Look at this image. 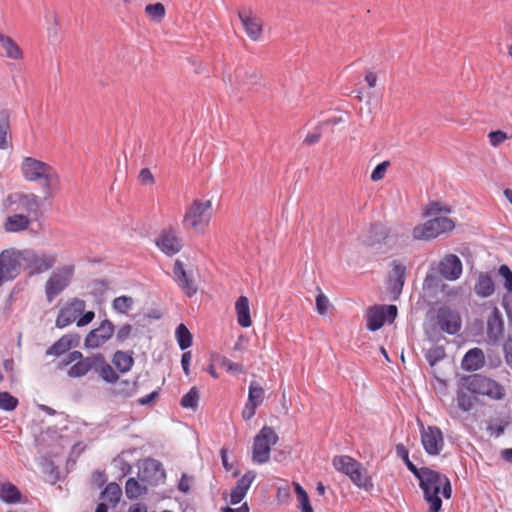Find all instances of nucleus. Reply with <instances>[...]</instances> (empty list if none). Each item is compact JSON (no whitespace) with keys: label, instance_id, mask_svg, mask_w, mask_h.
Masks as SVG:
<instances>
[{"label":"nucleus","instance_id":"1","mask_svg":"<svg viewBox=\"0 0 512 512\" xmlns=\"http://www.w3.org/2000/svg\"><path fill=\"white\" fill-rule=\"evenodd\" d=\"M415 477L419 481L425 501L430 505L429 512H440L442 508L440 492L442 491L445 499H450L452 496V486L449 478L445 474L428 467L420 468L418 476Z\"/></svg>","mask_w":512,"mask_h":512},{"label":"nucleus","instance_id":"2","mask_svg":"<svg viewBox=\"0 0 512 512\" xmlns=\"http://www.w3.org/2000/svg\"><path fill=\"white\" fill-rule=\"evenodd\" d=\"M21 172L24 179L29 182L43 181L45 199L52 196V190L60 183V176L51 165L33 157L23 159Z\"/></svg>","mask_w":512,"mask_h":512},{"label":"nucleus","instance_id":"3","mask_svg":"<svg viewBox=\"0 0 512 512\" xmlns=\"http://www.w3.org/2000/svg\"><path fill=\"white\" fill-rule=\"evenodd\" d=\"M461 383L472 394L487 396L494 400H501L505 396V389L500 383L482 374L462 376Z\"/></svg>","mask_w":512,"mask_h":512},{"label":"nucleus","instance_id":"4","mask_svg":"<svg viewBox=\"0 0 512 512\" xmlns=\"http://www.w3.org/2000/svg\"><path fill=\"white\" fill-rule=\"evenodd\" d=\"M398 241V235L392 229L380 221L371 223L363 240V245L386 253L391 250Z\"/></svg>","mask_w":512,"mask_h":512},{"label":"nucleus","instance_id":"5","mask_svg":"<svg viewBox=\"0 0 512 512\" xmlns=\"http://www.w3.org/2000/svg\"><path fill=\"white\" fill-rule=\"evenodd\" d=\"M211 207L210 200H194L186 209L183 218L184 227L191 228L197 233H203L211 220V214L209 213Z\"/></svg>","mask_w":512,"mask_h":512},{"label":"nucleus","instance_id":"6","mask_svg":"<svg viewBox=\"0 0 512 512\" xmlns=\"http://www.w3.org/2000/svg\"><path fill=\"white\" fill-rule=\"evenodd\" d=\"M24 270L23 250L5 249L0 253V286L17 278Z\"/></svg>","mask_w":512,"mask_h":512},{"label":"nucleus","instance_id":"7","mask_svg":"<svg viewBox=\"0 0 512 512\" xmlns=\"http://www.w3.org/2000/svg\"><path fill=\"white\" fill-rule=\"evenodd\" d=\"M278 439L279 437L272 427L264 426L253 440V462L257 464L267 463L270 459L271 446H274Z\"/></svg>","mask_w":512,"mask_h":512},{"label":"nucleus","instance_id":"8","mask_svg":"<svg viewBox=\"0 0 512 512\" xmlns=\"http://www.w3.org/2000/svg\"><path fill=\"white\" fill-rule=\"evenodd\" d=\"M454 222L445 216L435 217L426 221L424 224L413 228L412 236L416 240H430L438 237L442 233L453 230Z\"/></svg>","mask_w":512,"mask_h":512},{"label":"nucleus","instance_id":"9","mask_svg":"<svg viewBox=\"0 0 512 512\" xmlns=\"http://www.w3.org/2000/svg\"><path fill=\"white\" fill-rule=\"evenodd\" d=\"M73 275V265H66L50 275L45 285L46 298L49 302L53 301L69 286Z\"/></svg>","mask_w":512,"mask_h":512},{"label":"nucleus","instance_id":"10","mask_svg":"<svg viewBox=\"0 0 512 512\" xmlns=\"http://www.w3.org/2000/svg\"><path fill=\"white\" fill-rule=\"evenodd\" d=\"M395 305H374L367 310L366 327L369 331L379 330L385 322H393L397 317Z\"/></svg>","mask_w":512,"mask_h":512},{"label":"nucleus","instance_id":"11","mask_svg":"<svg viewBox=\"0 0 512 512\" xmlns=\"http://www.w3.org/2000/svg\"><path fill=\"white\" fill-rule=\"evenodd\" d=\"M24 270L29 275L41 274L51 269L56 263L55 255H39L35 250L24 249Z\"/></svg>","mask_w":512,"mask_h":512},{"label":"nucleus","instance_id":"12","mask_svg":"<svg viewBox=\"0 0 512 512\" xmlns=\"http://www.w3.org/2000/svg\"><path fill=\"white\" fill-rule=\"evenodd\" d=\"M86 303L79 298H72L58 312L55 325L57 328H65L78 320L85 311Z\"/></svg>","mask_w":512,"mask_h":512},{"label":"nucleus","instance_id":"13","mask_svg":"<svg viewBox=\"0 0 512 512\" xmlns=\"http://www.w3.org/2000/svg\"><path fill=\"white\" fill-rule=\"evenodd\" d=\"M115 326L109 319L103 320L100 325L91 330L85 337L86 348L95 349L105 344L114 334Z\"/></svg>","mask_w":512,"mask_h":512},{"label":"nucleus","instance_id":"14","mask_svg":"<svg viewBox=\"0 0 512 512\" xmlns=\"http://www.w3.org/2000/svg\"><path fill=\"white\" fill-rule=\"evenodd\" d=\"M421 443L427 454L439 455L444 446L443 434L440 428L428 426L421 431Z\"/></svg>","mask_w":512,"mask_h":512},{"label":"nucleus","instance_id":"15","mask_svg":"<svg viewBox=\"0 0 512 512\" xmlns=\"http://www.w3.org/2000/svg\"><path fill=\"white\" fill-rule=\"evenodd\" d=\"M155 245L167 256H173L182 249V243L172 228L163 229L155 240Z\"/></svg>","mask_w":512,"mask_h":512},{"label":"nucleus","instance_id":"16","mask_svg":"<svg viewBox=\"0 0 512 512\" xmlns=\"http://www.w3.org/2000/svg\"><path fill=\"white\" fill-rule=\"evenodd\" d=\"M437 324L443 332L455 335L461 329V318L457 312L450 308L442 307L437 313Z\"/></svg>","mask_w":512,"mask_h":512},{"label":"nucleus","instance_id":"17","mask_svg":"<svg viewBox=\"0 0 512 512\" xmlns=\"http://www.w3.org/2000/svg\"><path fill=\"white\" fill-rule=\"evenodd\" d=\"M238 17L247 36L252 41H259L263 33V23L260 18L254 16L250 10L242 9L238 12Z\"/></svg>","mask_w":512,"mask_h":512},{"label":"nucleus","instance_id":"18","mask_svg":"<svg viewBox=\"0 0 512 512\" xmlns=\"http://www.w3.org/2000/svg\"><path fill=\"white\" fill-rule=\"evenodd\" d=\"M462 270V262L457 255L448 254L439 262L438 271L446 280H457L461 276Z\"/></svg>","mask_w":512,"mask_h":512},{"label":"nucleus","instance_id":"19","mask_svg":"<svg viewBox=\"0 0 512 512\" xmlns=\"http://www.w3.org/2000/svg\"><path fill=\"white\" fill-rule=\"evenodd\" d=\"M486 333L488 339L496 344L504 335V320L500 310L495 306L487 318Z\"/></svg>","mask_w":512,"mask_h":512},{"label":"nucleus","instance_id":"20","mask_svg":"<svg viewBox=\"0 0 512 512\" xmlns=\"http://www.w3.org/2000/svg\"><path fill=\"white\" fill-rule=\"evenodd\" d=\"M173 274L175 276V280L181 290L185 293L186 296L192 297L197 292V286L195 285L193 279L190 275L185 271L184 264L180 260H176L173 267Z\"/></svg>","mask_w":512,"mask_h":512},{"label":"nucleus","instance_id":"21","mask_svg":"<svg viewBox=\"0 0 512 512\" xmlns=\"http://www.w3.org/2000/svg\"><path fill=\"white\" fill-rule=\"evenodd\" d=\"M256 478V473L252 470L247 471L232 488L230 493V503L236 505L246 496L251 484Z\"/></svg>","mask_w":512,"mask_h":512},{"label":"nucleus","instance_id":"22","mask_svg":"<svg viewBox=\"0 0 512 512\" xmlns=\"http://www.w3.org/2000/svg\"><path fill=\"white\" fill-rule=\"evenodd\" d=\"M236 78L239 86L247 91L257 92L262 87L261 76L255 69H238Z\"/></svg>","mask_w":512,"mask_h":512},{"label":"nucleus","instance_id":"23","mask_svg":"<svg viewBox=\"0 0 512 512\" xmlns=\"http://www.w3.org/2000/svg\"><path fill=\"white\" fill-rule=\"evenodd\" d=\"M142 480L149 483H157L166 477L162 463L156 459L148 458L143 463Z\"/></svg>","mask_w":512,"mask_h":512},{"label":"nucleus","instance_id":"24","mask_svg":"<svg viewBox=\"0 0 512 512\" xmlns=\"http://www.w3.org/2000/svg\"><path fill=\"white\" fill-rule=\"evenodd\" d=\"M485 365V356L480 348H472L468 350L462 361L461 367L463 370L473 372L481 369Z\"/></svg>","mask_w":512,"mask_h":512},{"label":"nucleus","instance_id":"25","mask_svg":"<svg viewBox=\"0 0 512 512\" xmlns=\"http://www.w3.org/2000/svg\"><path fill=\"white\" fill-rule=\"evenodd\" d=\"M78 344V336L67 334L53 343L47 350L46 355L61 356Z\"/></svg>","mask_w":512,"mask_h":512},{"label":"nucleus","instance_id":"26","mask_svg":"<svg viewBox=\"0 0 512 512\" xmlns=\"http://www.w3.org/2000/svg\"><path fill=\"white\" fill-rule=\"evenodd\" d=\"M406 276V267L397 262H393L392 274L389 279V289L393 294L399 295L402 292Z\"/></svg>","mask_w":512,"mask_h":512},{"label":"nucleus","instance_id":"27","mask_svg":"<svg viewBox=\"0 0 512 512\" xmlns=\"http://www.w3.org/2000/svg\"><path fill=\"white\" fill-rule=\"evenodd\" d=\"M100 377L107 383H115L119 376L115 370L107 363L101 353L95 354V367L94 370Z\"/></svg>","mask_w":512,"mask_h":512},{"label":"nucleus","instance_id":"28","mask_svg":"<svg viewBox=\"0 0 512 512\" xmlns=\"http://www.w3.org/2000/svg\"><path fill=\"white\" fill-rule=\"evenodd\" d=\"M349 478L355 486L367 492L371 491L374 487L372 478L368 474L367 469L363 467L361 463L360 467L352 471V474L349 476Z\"/></svg>","mask_w":512,"mask_h":512},{"label":"nucleus","instance_id":"29","mask_svg":"<svg viewBox=\"0 0 512 512\" xmlns=\"http://www.w3.org/2000/svg\"><path fill=\"white\" fill-rule=\"evenodd\" d=\"M474 291L481 298L490 297L495 291V284L488 273H480L474 286Z\"/></svg>","mask_w":512,"mask_h":512},{"label":"nucleus","instance_id":"30","mask_svg":"<svg viewBox=\"0 0 512 512\" xmlns=\"http://www.w3.org/2000/svg\"><path fill=\"white\" fill-rule=\"evenodd\" d=\"M238 324L243 328H248L252 324L250 317L249 300L246 296H240L235 303Z\"/></svg>","mask_w":512,"mask_h":512},{"label":"nucleus","instance_id":"31","mask_svg":"<svg viewBox=\"0 0 512 512\" xmlns=\"http://www.w3.org/2000/svg\"><path fill=\"white\" fill-rule=\"evenodd\" d=\"M95 355L86 357L85 360H80L74 363L67 371L70 378H80L85 376L89 371L94 370Z\"/></svg>","mask_w":512,"mask_h":512},{"label":"nucleus","instance_id":"32","mask_svg":"<svg viewBox=\"0 0 512 512\" xmlns=\"http://www.w3.org/2000/svg\"><path fill=\"white\" fill-rule=\"evenodd\" d=\"M332 463L337 471L348 477L352 474V471L360 467V462L348 455L335 456Z\"/></svg>","mask_w":512,"mask_h":512},{"label":"nucleus","instance_id":"33","mask_svg":"<svg viewBox=\"0 0 512 512\" xmlns=\"http://www.w3.org/2000/svg\"><path fill=\"white\" fill-rule=\"evenodd\" d=\"M29 224L30 220L26 215L14 214L7 217L4 223V230L10 233L20 232L26 230Z\"/></svg>","mask_w":512,"mask_h":512},{"label":"nucleus","instance_id":"34","mask_svg":"<svg viewBox=\"0 0 512 512\" xmlns=\"http://www.w3.org/2000/svg\"><path fill=\"white\" fill-rule=\"evenodd\" d=\"M112 363L115 365L119 372L127 373L132 369L134 365L133 351H116L112 357Z\"/></svg>","mask_w":512,"mask_h":512},{"label":"nucleus","instance_id":"35","mask_svg":"<svg viewBox=\"0 0 512 512\" xmlns=\"http://www.w3.org/2000/svg\"><path fill=\"white\" fill-rule=\"evenodd\" d=\"M22 494L12 483L0 484V499L7 504H15L21 501Z\"/></svg>","mask_w":512,"mask_h":512},{"label":"nucleus","instance_id":"36","mask_svg":"<svg viewBox=\"0 0 512 512\" xmlns=\"http://www.w3.org/2000/svg\"><path fill=\"white\" fill-rule=\"evenodd\" d=\"M469 391L466 389V387L463 386L461 383V380L459 381V386L457 389V405L460 410L463 412H469L476 401V398L471 394L468 393Z\"/></svg>","mask_w":512,"mask_h":512},{"label":"nucleus","instance_id":"37","mask_svg":"<svg viewBox=\"0 0 512 512\" xmlns=\"http://www.w3.org/2000/svg\"><path fill=\"white\" fill-rule=\"evenodd\" d=\"M17 200L27 212L36 213L40 208L39 198L34 193H19L17 194Z\"/></svg>","mask_w":512,"mask_h":512},{"label":"nucleus","instance_id":"38","mask_svg":"<svg viewBox=\"0 0 512 512\" xmlns=\"http://www.w3.org/2000/svg\"><path fill=\"white\" fill-rule=\"evenodd\" d=\"M10 130V114L8 110L0 111V149L8 148V132Z\"/></svg>","mask_w":512,"mask_h":512},{"label":"nucleus","instance_id":"39","mask_svg":"<svg viewBox=\"0 0 512 512\" xmlns=\"http://www.w3.org/2000/svg\"><path fill=\"white\" fill-rule=\"evenodd\" d=\"M122 496L121 487L115 483H109L101 492V499L107 500L110 504L116 505Z\"/></svg>","mask_w":512,"mask_h":512},{"label":"nucleus","instance_id":"40","mask_svg":"<svg viewBox=\"0 0 512 512\" xmlns=\"http://www.w3.org/2000/svg\"><path fill=\"white\" fill-rule=\"evenodd\" d=\"M175 336L181 350H186L192 345V334L184 324L181 323L177 326Z\"/></svg>","mask_w":512,"mask_h":512},{"label":"nucleus","instance_id":"41","mask_svg":"<svg viewBox=\"0 0 512 512\" xmlns=\"http://www.w3.org/2000/svg\"><path fill=\"white\" fill-rule=\"evenodd\" d=\"M199 390L197 387H192L180 400L181 407L196 411L199 403Z\"/></svg>","mask_w":512,"mask_h":512},{"label":"nucleus","instance_id":"42","mask_svg":"<svg viewBox=\"0 0 512 512\" xmlns=\"http://www.w3.org/2000/svg\"><path fill=\"white\" fill-rule=\"evenodd\" d=\"M265 398V390L256 382H251L248 390L247 401L256 406H260Z\"/></svg>","mask_w":512,"mask_h":512},{"label":"nucleus","instance_id":"43","mask_svg":"<svg viewBox=\"0 0 512 512\" xmlns=\"http://www.w3.org/2000/svg\"><path fill=\"white\" fill-rule=\"evenodd\" d=\"M424 356L428 364L433 367L446 357V353L443 346L435 345L427 349Z\"/></svg>","mask_w":512,"mask_h":512},{"label":"nucleus","instance_id":"44","mask_svg":"<svg viewBox=\"0 0 512 512\" xmlns=\"http://www.w3.org/2000/svg\"><path fill=\"white\" fill-rule=\"evenodd\" d=\"M146 487L141 485L135 478L126 481L125 493L129 499H136L146 492Z\"/></svg>","mask_w":512,"mask_h":512},{"label":"nucleus","instance_id":"45","mask_svg":"<svg viewBox=\"0 0 512 512\" xmlns=\"http://www.w3.org/2000/svg\"><path fill=\"white\" fill-rule=\"evenodd\" d=\"M441 277L442 276L439 271L434 269L429 270L424 278L423 289L427 291H436L441 285Z\"/></svg>","mask_w":512,"mask_h":512},{"label":"nucleus","instance_id":"46","mask_svg":"<svg viewBox=\"0 0 512 512\" xmlns=\"http://www.w3.org/2000/svg\"><path fill=\"white\" fill-rule=\"evenodd\" d=\"M133 303L132 297L122 295L113 300L112 307L117 313L126 314L132 309Z\"/></svg>","mask_w":512,"mask_h":512},{"label":"nucleus","instance_id":"47","mask_svg":"<svg viewBox=\"0 0 512 512\" xmlns=\"http://www.w3.org/2000/svg\"><path fill=\"white\" fill-rule=\"evenodd\" d=\"M396 454L399 458H401L407 469L414 475V476H418V473H419V469L415 464H413V462L410 461L409 459V451L408 449L403 445V444H397L396 445Z\"/></svg>","mask_w":512,"mask_h":512},{"label":"nucleus","instance_id":"48","mask_svg":"<svg viewBox=\"0 0 512 512\" xmlns=\"http://www.w3.org/2000/svg\"><path fill=\"white\" fill-rule=\"evenodd\" d=\"M145 13L153 20L160 22L165 17V7L162 3L157 2L154 4H148L145 7Z\"/></svg>","mask_w":512,"mask_h":512},{"label":"nucleus","instance_id":"49","mask_svg":"<svg viewBox=\"0 0 512 512\" xmlns=\"http://www.w3.org/2000/svg\"><path fill=\"white\" fill-rule=\"evenodd\" d=\"M1 45L8 58L18 60L22 57L21 49L11 37H8Z\"/></svg>","mask_w":512,"mask_h":512},{"label":"nucleus","instance_id":"50","mask_svg":"<svg viewBox=\"0 0 512 512\" xmlns=\"http://www.w3.org/2000/svg\"><path fill=\"white\" fill-rule=\"evenodd\" d=\"M19 401L9 392L0 391V409L4 411H13L17 408Z\"/></svg>","mask_w":512,"mask_h":512},{"label":"nucleus","instance_id":"51","mask_svg":"<svg viewBox=\"0 0 512 512\" xmlns=\"http://www.w3.org/2000/svg\"><path fill=\"white\" fill-rule=\"evenodd\" d=\"M498 274L504 280V287L508 292H512V270L506 264H502L498 269Z\"/></svg>","mask_w":512,"mask_h":512},{"label":"nucleus","instance_id":"52","mask_svg":"<svg viewBox=\"0 0 512 512\" xmlns=\"http://www.w3.org/2000/svg\"><path fill=\"white\" fill-rule=\"evenodd\" d=\"M508 138L509 137H508L507 133L502 130L491 131L488 134L489 142L493 147H498Z\"/></svg>","mask_w":512,"mask_h":512},{"label":"nucleus","instance_id":"53","mask_svg":"<svg viewBox=\"0 0 512 512\" xmlns=\"http://www.w3.org/2000/svg\"><path fill=\"white\" fill-rule=\"evenodd\" d=\"M389 166L388 161H383L379 163L371 173V180L374 182L380 181L384 178L387 167Z\"/></svg>","mask_w":512,"mask_h":512},{"label":"nucleus","instance_id":"54","mask_svg":"<svg viewBox=\"0 0 512 512\" xmlns=\"http://www.w3.org/2000/svg\"><path fill=\"white\" fill-rule=\"evenodd\" d=\"M329 306L328 298L320 291L316 296V310L320 315H324L327 312Z\"/></svg>","mask_w":512,"mask_h":512},{"label":"nucleus","instance_id":"55","mask_svg":"<svg viewBox=\"0 0 512 512\" xmlns=\"http://www.w3.org/2000/svg\"><path fill=\"white\" fill-rule=\"evenodd\" d=\"M133 330L132 325L130 324H124L121 327H119L117 333H116V340L118 342H124L129 338Z\"/></svg>","mask_w":512,"mask_h":512},{"label":"nucleus","instance_id":"56","mask_svg":"<svg viewBox=\"0 0 512 512\" xmlns=\"http://www.w3.org/2000/svg\"><path fill=\"white\" fill-rule=\"evenodd\" d=\"M441 212L449 213L450 208L442 207L439 202H431L426 210V214L429 216H432V215H435V214H438Z\"/></svg>","mask_w":512,"mask_h":512},{"label":"nucleus","instance_id":"57","mask_svg":"<svg viewBox=\"0 0 512 512\" xmlns=\"http://www.w3.org/2000/svg\"><path fill=\"white\" fill-rule=\"evenodd\" d=\"M258 406L251 404L250 402H246L243 410H242V418L247 421L252 419L256 414V409Z\"/></svg>","mask_w":512,"mask_h":512},{"label":"nucleus","instance_id":"58","mask_svg":"<svg viewBox=\"0 0 512 512\" xmlns=\"http://www.w3.org/2000/svg\"><path fill=\"white\" fill-rule=\"evenodd\" d=\"M139 180L144 185L153 184L154 176L148 168H143L139 172Z\"/></svg>","mask_w":512,"mask_h":512},{"label":"nucleus","instance_id":"59","mask_svg":"<svg viewBox=\"0 0 512 512\" xmlns=\"http://www.w3.org/2000/svg\"><path fill=\"white\" fill-rule=\"evenodd\" d=\"M80 316L81 317H78L76 324L78 327H83L92 322L95 317V313L93 311H87L83 312Z\"/></svg>","mask_w":512,"mask_h":512},{"label":"nucleus","instance_id":"60","mask_svg":"<svg viewBox=\"0 0 512 512\" xmlns=\"http://www.w3.org/2000/svg\"><path fill=\"white\" fill-rule=\"evenodd\" d=\"M190 362H191V352L190 351L184 352L181 356V366H182L183 372L186 375L190 374V368H189Z\"/></svg>","mask_w":512,"mask_h":512},{"label":"nucleus","instance_id":"61","mask_svg":"<svg viewBox=\"0 0 512 512\" xmlns=\"http://www.w3.org/2000/svg\"><path fill=\"white\" fill-rule=\"evenodd\" d=\"M178 489L183 493H188L190 490V479L186 474H182L179 483Z\"/></svg>","mask_w":512,"mask_h":512},{"label":"nucleus","instance_id":"62","mask_svg":"<svg viewBox=\"0 0 512 512\" xmlns=\"http://www.w3.org/2000/svg\"><path fill=\"white\" fill-rule=\"evenodd\" d=\"M159 396L158 391L154 390L148 395L141 397L138 399V403L142 406L149 405L152 401H154Z\"/></svg>","mask_w":512,"mask_h":512},{"label":"nucleus","instance_id":"63","mask_svg":"<svg viewBox=\"0 0 512 512\" xmlns=\"http://www.w3.org/2000/svg\"><path fill=\"white\" fill-rule=\"evenodd\" d=\"M221 462L226 471H230L232 469V464L228 461V449L223 447L220 450Z\"/></svg>","mask_w":512,"mask_h":512},{"label":"nucleus","instance_id":"64","mask_svg":"<svg viewBox=\"0 0 512 512\" xmlns=\"http://www.w3.org/2000/svg\"><path fill=\"white\" fill-rule=\"evenodd\" d=\"M320 139H321L320 132L309 133L306 135V137L304 139V144L314 145V144L318 143L320 141Z\"/></svg>","mask_w":512,"mask_h":512}]
</instances>
